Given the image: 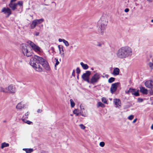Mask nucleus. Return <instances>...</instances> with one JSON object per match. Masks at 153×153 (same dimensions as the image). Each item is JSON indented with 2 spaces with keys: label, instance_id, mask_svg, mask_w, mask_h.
Instances as JSON below:
<instances>
[{
  "label": "nucleus",
  "instance_id": "nucleus-39",
  "mask_svg": "<svg viewBox=\"0 0 153 153\" xmlns=\"http://www.w3.org/2000/svg\"><path fill=\"white\" fill-rule=\"evenodd\" d=\"M80 72V70L79 68H77L76 69V73L79 74Z\"/></svg>",
  "mask_w": 153,
  "mask_h": 153
},
{
  "label": "nucleus",
  "instance_id": "nucleus-38",
  "mask_svg": "<svg viewBox=\"0 0 153 153\" xmlns=\"http://www.w3.org/2000/svg\"><path fill=\"white\" fill-rule=\"evenodd\" d=\"M149 65L151 69L153 68V64L152 62H150L149 64Z\"/></svg>",
  "mask_w": 153,
  "mask_h": 153
},
{
  "label": "nucleus",
  "instance_id": "nucleus-36",
  "mask_svg": "<svg viewBox=\"0 0 153 153\" xmlns=\"http://www.w3.org/2000/svg\"><path fill=\"white\" fill-rule=\"evenodd\" d=\"M99 145L100 146L103 147L104 146L105 143L103 142H102L100 143Z\"/></svg>",
  "mask_w": 153,
  "mask_h": 153
},
{
  "label": "nucleus",
  "instance_id": "nucleus-52",
  "mask_svg": "<svg viewBox=\"0 0 153 153\" xmlns=\"http://www.w3.org/2000/svg\"><path fill=\"white\" fill-rule=\"evenodd\" d=\"M151 128L152 129H153V124H152V126H151Z\"/></svg>",
  "mask_w": 153,
  "mask_h": 153
},
{
  "label": "nucleus",
  "instance_id": "nucleus-61",
  "mask_svg": "<svg viewBox=\"0 0 153 153\" xmlns=\"http://www.w3.org/2000/svg\"><path fill=\"white\" fill-rule=\"evenodd\" d=\"M93 72H94V73H95V71H94Z\"/></svg>",
  "mask_w": 153,
  "mask_h": 153
},
{
  "label": "nucleus",
  "instance_id": "nucleus-32",
  "mask_svg": "<svg viewBox=\"0 0 153 153\" xmlns=\"http://www.w3.org/2000/svg\"><path fill=\"white\" fill-rule=\"evenodd\" d=\"M134 94L136 96H139V94L138 93V90H137V91H135Z\"/></svg>",
  "mask_w": 153,
  "mask_h": 153
},
{
  "label": "nucleus",
  "instance_id": "nucleus-18",
  "mask_svg": "<svg viewBox=\"0 0 153 153\" xmlns=\"http://www.w3.org/2000/svg\"><path fill=\"white\" fill-rule=\"evenodd\" d=\"M58 48L59 51V53L61 56L62 55L63 56H64V50L62 46L60 45L58 46Z\"/></svg>",
  "mask_w": 153,
  "mask_h": 153
},
{
  "label": "nucleus",
  "instance_id": "nucleus-55",
  "mask_svg": "<svg viewBox=\"0 0 153 153\" xmlns=\"http://www.w3.org/2000/svg\"><path fill=\"white\" fill-rule=\"evenodd\" d=\"M151 21L152 22H153V19Z\"/></svg>",
  "mask_w": 153,
  "mask_h": 153
},
{
  "label": "nucleus",
  "instance_id": "nucleus-21",
  "mask_svg": "<svg viewBox=\"0 0 153 153\" xmlns=\"http://www.w3.org/2000/svg\"><path fill=\"white\" fill-rule=\"evenodd\" d=\"M0 92L4 93H7V87L4 88L2 87H0Z\"/></svg>",
  "mask_w": 153,
  "mask_h": 153
},
{
  "label": "nucleus",
  "instance_id": "nucleus-6",
  "mask_svg": "<svg viewBox=\"0 0 153 153\" xmlns=\"http://www.w3.org/2000/svg\"><path fill=\"white\" fill-rule=\"evenodd\" d=\"M27 43L36 52L41 51V48L31 41L29 40L27 41Z\"/></svg>",
  "mask_w": 153,
  "mask_h": 153
},
{
  "label": "nucleus",
  "instance_id": "nucleus-2",
  "mask_svg": "<svg viewBox=\"0 0 153 153\" xmlns=\"http://www.w3.org/2000/svg\"><path fill=\"white\" fill-rule=\"evenodd\" d=\"M132 54V49L128 46L122 47L118 49L116 52V57L120 59L128 58L131 56Z\"/></svg>",
  "mask_w": 153,
  "mask_h": 153
},
{
  "label": "nucleus",
  "instance_id": "nucleus-14",
  "mask_svg": "<svg viewBox=\"0 0 153 153\" xmlns=\"http://www.w3.org/2000/svg\"><path fill=\"white\" fill-rule=\"evenodd\" d=\"M18 4L15 3H10L9 4V6L13 10H15L16 9Z\"/></svg>",
  "mask_w": 153,
  "mask_h": 153
},
{
  "label": "nucleus",
  "instance_id": "nucleus-23",
  "mask_svg": "<svg viewBox=\"0 0 153 153\" xmlns=\"http://www.w3.org/2000/svg\"><path fill=\"white\" fill-rule=\"evenodd\" d=\"M9 146V144L8 143H6L5 142L2 143L1 144V148L2 149H3L5 147H8Z\"/></svg>",
  "mask_w": 153,
  "mask_h": 153
},
{
  "label": "nucleus",
  "instance_id": "nucleus-3",
  "mask_svg": "<svg viewBox=\"0 0 153 153\" xmlns=\"http://www.w3.org/2000/svg\"><path fill=\"white\" fill-rule=\"evenodd\" d=\"M108 22L106 17L102 16L97 22V27L100 32L102 34L105 30Z\"/></svg>",
  "mask_w": 153,
  "mask_h": 153
},
{
  "label": "nucleus",
  "instance_id": "nucleus-57",
  "mask_svg": "<svg viewBox=\"0 0 153 153\" xmlns=\"http://www.w3.org/2000/svg\"><path fill=\"white\" fill-rule=\"evenodd\" d=\"M78 76H79V74H78L77 76V78L78 79Z\"/></svg>",
  "mask_w": 153,
  "mask_h": 153
},
{
  "label": "nucleus",
  "instance_id": "nucleus-48",
  "mask_svg": "<svg viewBox=\"0 0 153 153\" xmlns=\"http://www.w3.org/2000/svg\"><path fill=\"white\" fill-rule=\"evenodd\" d=\"M16 0H11L10 3H14V2L16 1Z\"/></svg>",
  "mask_w": 153,
  "mask_h": 153
},
{
  "label": "nucleus",
  "instance_id": "nucleus-27",
  "mask_svg": "<svg viewBox=\"0 0 153 153\" xmlns=\"http://www.w3.org/2000/svg\"><path fill=\"white\" fill-rule=\"evenodd\" d=\"M70 101L71 107L72 108L74 107L75 105V103L74 102L73 100L71 99H70Z\"/></svg>",
  "mask_w": 153,
  "mask_h": 153
},
{
  "label": "nucleus",
  "instance_id": "nucleus-15",
  "mask_svg": "<svg viewBox=\"0 0 153 153\" xmlns=\"http://www.w3.org/2000/svg\"><path fill=\"white\" fill-rule=\"evenodd\" d=\"M140 91L142 94H147L148 93V90L144 87H141L140 88Z\"/></svg>",
  "mask_w": 153,
  "mask_h": 153
},
{
  "label": "nucleus",
  "instance_id": "nucleus-49",
  "mask_svg": "<svg viewBox=\"0 0 153 153\" xmlns=\"http://www.w3.org/2000/svg\"><path fill=\"white\" fill-rule=\"evenodd\" d=\"M138 100H140V101L139 100V101L140 102H142L143 101V100L142 99H138Z\"/></svg>",
  "mask_w": 153,
  "mask_h": 153
},
{
  "label": "nucleus",
  "instance_id": "nucleus-10",
  "mask_svg": "<svg viewBox=\"0 0 153 153\" xmlns=\"http://www.w3.org/2000/svg\"><path fill=\"white\" fill-rule=\"evenodd\" d=\"M1 12L4 13L5 14H7V17H8L12 13V11L9 8H3L1 10Z\"/></svg>",
  "mask_w": 153,
  "mask_h": 153
},
{
  "label": "nucleus",
  "instance_id": "nucleus-50",
  "mask_svg": "<svg viewBox=\"0 0 153 153\" xmlns=\"http://www.w3.org/2000/svg\"><path fill=\"white\" fill-rule=\"evenodd\" d=\"M81 115L82 116H84V117H86L87 116L86 114H82Z\"/></svg>",
  "mask_w": 153,
  "mask_h": 153
},
{
  "label": "nucleus",
  "instance_id": "nucleus-58",
  "mask_svg": "<svg viewBox=\"0 0 153 153\" xmlns=\"http://www.w3.org/2000/svg\"><path fill=\"white\" fill-rule=\"evenodd\" d=\"M81 111H82V109Z\"/></svg>",
  "mask_w": 153,
  "mask_h": 153
},
{
  "label": "nucleus",
  "instance_id": "nucleus-59",
  "mask_svg": "<svg viewBox=\"0 0 153 153\" xmlns=\"http://www.w3.org/2000/svg\"><path fill=\"white\" fill-rule=\"evenodd\" d=\"M61 52H62V49H61Z\"/></svg>",
  "mask_w": 153,
  "mask_h": 153
},
{
  "label": "nucleus",
  "instance_id": "nucleus-8",
  "mask_svg": "<svg viewBox=\"0 0 153 153\" xmlns=\"http://www.w3.org/2000/svg\"><path fill=\"white\" fill-rule=\"evenodd\" d=\"M90 74V71H87L85 73L82 74V78L84 80L87 81L88 83H89V82H90L89 77Z\"/></svg>",
  "mask_w": 153,
  "mask_h": 153
},
{
  "label": "nucleus",
  "instance_id": "nucleus-12",
  "mask_svg": "<svg viewBox=\"0 0 153 153\" xmlns=\"http://www.w3.org/2000/svg\"><path fill=\"white\" fill-rule=\"evenodd\" d=\"M113 102L115 105V107L120 108L121 107V102L118 99H115L113 100Z\"/></svg>",
  "mask_w": 153,
  "mask_h": 153
},
{
  "label": "nucleus",
  "instance_id": "nucleus-44",
  "mask_svg": "<svg viewBox=\"0 0 153 153\" xmlns=\"http://www.w3.org/2000/svg\"><path fill=\"white\" fill-rule=\"evenodd\" d=\"M42 110L40 109H38L37 110V112L38 113H41L42 112Z\"/></svg>",
  "mask_w": 153,
  "mask_h": 153
},
{
  "label": "nucleus",
  "instance_id": "nucleus-28",
  "mask_svg": "<svg viewBox=\"0 0 153 153\" xmlns=\"http://www.w3.org/2000/svg\"><path fill=\"white\" fill-rule=\"evenodd\" d=\"M103 43L102 42H97V44H96V45L99 47H101L103 45Z\"/></svg>",
  "mask_w": 153,
  "mask_h": 153
},
{
  "label": "nucleus",
  "instance_id": "nucleus-13",
  "mask_svg": "<svg viewBox=\"0 0 153 153\" xmlns=\"http://www.w3.org/2000/svg\"><path fill=\"white\" fill-rule=\"evenodd\" d=\"M153 82L152 80H149L146 81L145 85V86L147 88H151L153 86Z\"/></svg>",
  "mask_w": 153,
  "mask_h": 153
},
{
  "label": "nucleus",
  "instance_id": "nucleus-19",
  "mask_svg": "<svg viewBox=\"0 0 153 153\" xmlns=\"http://www.w3.org/2000/svg\"><path fill=\"white\" fill-rule=\"evenodd\" d=\"M24 104L21 102L18 103L16 107V108L18 109H21L24 107Z\"/></svg>",
  "mask_w": 153,
  "mask_h": 153
},
{
  "label": "nucleus",
  "instance_id": "nucleus-54",
  "mask_svg": "<svg viewBox=\"0 0 153 153\" xmlns=\"http://www.w3.org/2000/svg\"><path fill=\"white\" fill-rule=\"evenodd\" d=\"M52 3H54V4H55V5H56V3L55 2H53Z\"/></svg>",
  "mask_w": 153,
  "mask_h": 153
},
{
  "label": "nucleus",
  "instance_id": "nucleus-60",
  "mask_svg": "<svg viewBox=\"0 0 153 153\" xmlns=\"http://www.w3.org/2000/svg\"><path fill=\"white\" fill-rule=\"evenodd\" d=\"M71 48H72V46H71Z\"/></svg>",
  "mask_w": 153,
  "mask_h": 153
},
{
  "label": "nucleus",
  "instance_id": "nucleus-43",
  "mask_svg": "<svg viewBox=\"0 0 153 153\" xmlns=\"http://www.w3.org/2000/svg\"><path fill=\"white\" fill-rule=\"evenodd\" d=\"M130 88H130L128 90H127V91H126V94H129V93H130V91H130Z\"/></svg>",
  "mask_w": 153,
  "mask_h": 153
},
{
  "label": "nucleus",
  "instance_id": "nucleus-41",
  "mask_svg": "<svg viewBox=\"0 0 153 153\" xmlns=\"http://www.w3.org/2000/svg\"><path fill=\"white\" fill-rule=\"evenodd\" d=\"M39 33L38 32H35L34 33V35L36 36H38L39 35Z\"/></svg>",
  "mask_w": 153,
  "mask_h": 153
},
{
  "label": "nucleus",
  "instance_id": "nucleus-7",
  "mask_svg": "<svg viewBox=\"0 0 153 153\" xmlns=\"http://www.w3.org/2000/svg\"><path fill=\"white\" fill-rule=\"evenodd\" d=\"M44 21L43 19H36L32 21L30 25V28L31 29H33L38 24L42 23Z\"/></svg>",
  "mask_w": 153,
  "mask_h": 153
},
{
  "label": "nucleus",
  "instance_id": "nucleus-29",
  "mask_svg": "<svg viewBox=\"0 0 153 153\" xmlns=\"http://www.w3.org/2000/svg\"><path fill=\"white\" fill-rule=\"evenodd\" d=\"M23 4V2L22 1H19L17 3L18 5H19L20 6V7H21L22 8Z\"/></svg>",
  "mask_w": 153,
  "mask_h": 153
},
{
  "label": "nucleus",
  "instance_id": "nucleus-22",
  "mask_svg": "<svg viewBox=\"0 0 153 153\" xmlns=\"http://www.w3.org/2000/svg\"><path fill=\"white\" fill-rule=\"evenodd\" d=\"M23 150L25 151L27 153H30L33 152V149H23Z\"/></svg>",
  "mask_w": 153,
  "mask_h": 153
},
{
  "label": "nucleus",
  "instance_id": "nucleus-17",
  "mask_svg": "<svg viewBox=\"0 0 153 153\" xmlns=\"http://www.w3.org/2000/svg\"><path fill=\"white\" fill-rule=\"evenodd\" d=\"M58 41L59 42H63L64 43L66 47H68L69 45V44L68 42L64 39H58Z\"/></svg>",
  "mask_w": 153,
  "mask_h": 153
},
{
  "label": "nucleus",
  "instance_id": "nucleus-20",
  "mask_svg": "<svg viewBox=\"0 0 153 153\" xmlns=\"http://www.w3.org/2000/svg\"><path fill=\"white\" fill-rule=\"evenodd\" d=\"M80 64L83 69L86 70L88 68V66L87 64H84L83 62H81Z\"/></svg>",
  "mask_w": 153,
  "mask_h": 153
},
{
  "label": "nucleus",
  "instance_id": "nucleus-47",
  "mask_svg": "<svg viewBox=\"0 0 153 153\" xmlns=\"http://www.w3.org/2000/svg\"><path fill=\"white\" fill-rule=\"evenodd\" d=\"M137 119H136H136H134V120H133V122H132V123H135L136 122V121H137Z\"/></svg>",
  "mask_w": 153,
  "mask_h": 153
},
{
  "label": "nucleus",
  "instance_id": "nucleus-31",
  "mask_svg": "<svg viewBox=\"0 0 153 153\" xmlns=\"http://www.w3.org/2000/svg\"><path fill=\"white\" fill-rule=\"evenodd\" d=\"M78 111L77 109L74 110L73 111V113L74 114H76L77 116H78L79 115V113H78Z\"/></svg>",
  "mask_w": 153,
  "mask_h": 153
},
{
  "label": "nucleus",
  "instance_id": "nucleus-26",
  "mask_svg": "<svg viewBox=\"0 0 153 153\" xmlns=\"http://www.w3.org/2000/svg\"><path fill=\"white\" fill-rule=\"evenodd\" d=\"M104 105L101 102H98L97 103V107H104Z\"/></svg>",
  "mask_w": 153,
  "mask_h": 153
},
{
  "label": "nucleus",
  "instance_id": "nucleus-11",
  "mask_svg": "<svg viewBox=\"0 0 153 153\" xmlns=\"http://www.w3.org/2000/svg\"><path fill=\"white\" fill-rule=\"evenodd\" d=\"M7 93H13L16 91V89L14 85H10L7 87Z\"/></svg>",
  "mask_w": 153,
  "mask_h": 153
},
{
  "label": "nucleus",
  "instance_id": "nucleus-62",
  "mask_svg": "<svg viewBox=\"0 0 153 153\" xmlns=\"http://www.w3.org/2000/svg\"><path fill=\"white\" fill-rule=\"evenodd\" d=\"M80 108H81V106H80Z\"/></svg>",
  "mask_w": 153,
  "mask_h": 153
},
{
  "label": "nucleus",
  "instance_id": "nucleus-24",
  "mask_svg": "<svg viewBox=\"0 0 153 153\" xmlns=\"http://www.w3.org/2000/svg\"><path fill=\"white\" fill-rule=\"evenodd\" d=\"M22 120L24 123H26L29 125H30L31 124V123H32V122L27 120L25 119H24L22 118Z\"/></svg>",
  "mask_w": 153,
  "mask_h": 153
},
{
  "label": "nucleus",
  "instance_id": "nucleus-46",
  "mask_svg": "<svg viewBox=\"0 0 153 153\" xmlns=\"http://www.w3.org/2000/svg\"><path fill=\"white\" fill-rule=\"evenodd\" d=\"M129 11V9L128 8H126L124 10L125 12L126 13L128 12Z\"/></svg>",
  "mask_w": 153,
  "mask_h": 153
},
{
  "label": "nucleus",
  "instance_id": "nucleus-30",
  "mask_svg": "<svg viewBox=\"0 0 153 153\" xmlns=\"http://www.w3.org/2000/svg\"><path fill=\"white\" fill-rule=\"evenodd\" d=\"M102 102L105 103H106L107 102V101L106 98L105 97H103L102 98Z\"/></svg>",
  "mask_w": 153,
  "mask_h": 153
},
{
  "label": "nucleus",
  "instance_id": "nucleus-35",
  "mask_svg": "<svg viewBox=\"0 0 153 153\" xmlns=\"http://www.w3.org/2000/svg\"><path fill=\"white\" fill-rule=\"evenodd\" d=\"M79 126H80V128L82 129H84L85 128V127L82 124H80L79 125Z\"/></svg>",
  "mask_w": 153,
  "mask_h": 153
},
{
  "label": "nucleus",
  "instance_id": "nucleus-25",
  "mask_svg": "<svg viewBox=\"0 0 153 153\" xmlns=\"http://www.w3.org/2000/svg\"><path fill=\"white\" fill-rule=\"evenodd\" d=\"M115 79L114 77H111L108 79V82L109 83H111L113 82H114L115 80Z\"/></svg>",
  "mask_w": 153,
  "mask_h": 153
},
{
  "label": "nucleus",
  "instance_id": "nucleus-34",
  "mask_svg": "<svg viewBox=\"0 0 153 153\" xmlns=\"http://www.w3.org/2000/svg\"><path fill=\"white\" fill-rule=\"evenodd\" d=\"M134 117V115H130V116H129L128 117V119L129 120H131L133 119Z\"/></svg>",
  "mask_w": 153,
  "mask_h": 153
},
{
  "label": "nucleus",
  "instance_id": "nucleus-51",
  "mask_svg": "<svg viewBox=\"0 0 153 153\" xmlns=\"http://www.w3.org/2000/svg\"><path fill=\"white\" fill-rule=\"evenodd\" d=\"M149 2H152V0H147Z\"/></svg>",
  "mask_w": 153,
  "mask_h": 153
},
{
  "label": "nucleus",
  "instance_id": "nucleus-5",
  "mask_svg": "<svg viewBox=\"0 0 153 153\" xmlns=\"http://www.w3.org/2000/svg\"><path fill=\"white\" fill-rule=\"evenodd\" d=\"M101 74L99 73H96L92 76L89 83L93 85L98 83L101 78Z\"/></svg>",
  "mask_w": 153,
  "mask_h": 153
},
{
  "label": "nucleus",
  "instance_id": "nucleus-33",
  "mask_svg": "<svg viewBox=\"0 0 153 153\" xmlns=\"http://www.w3.org/2000/svg\"><path fill=\"white\" fill-rule=\"evenodd\" d=\"M29 114V112H27L26 113L25 115V116H23V117L25 116V118H28V116Z\"/></svg>",
  "mask_w": 153,
  "mask_h": 153
},
{
  "label": "nucleus",
  "instance_id": "nucleus-40",
  "mask_svg": "<svg viewBox=\"0 0 153 153\" xmlns=\"http://www.w3.org/2000/svg\"><path fill=\"white\" fill-rule=\"evenodd\" d=\"M55 59L56 60V62L55 64V66H56L59 64V62L58 61L57 59Z\"/></svg>",
  "mask_w": 153,
  "mask_h": 153
},
{
  "label": "nucleus",
  "instance_id": "nucleus-9",
  "mask_svg": "<svg viewBox=\"0 0 153 153\" xmlns=\"http://www.w3.org/2000/svg\"><path fill=\"white\" fill-rule=\"evenodd\" d=\"M119 85V82H116L112 84L110 88V91L112 94L116 91L117 87Z\"/></svg>",
  "mask_w": 153,
  "mask_h": 153
},
{
  "label": "nucleus",
  "instance_id": "nucleus-53",
  "mask_svg": "<svg viewBox=\"0 0 153 153\" xmlns=\"http://www.w3.org/2000/svg\"><path fill=\"white\" fill-rule=\"evenodd\" d=\"M149 56L151 58H152V54H150Z\"/></svg>",
  "mask_w": 153,
  "mask_h": 153
},
{
  "label": "nucleus",
  "instance_id": "nucleus-4",
  "mask_svg": "<svg viewBox=\"0 0 153 153\" xmlns=\"http://www.w3.org/2000/svg\"><path fill=\"white\" fill-rule=\"evenodd\" d=\"M20 50L25 56L30 57L32 55V53L30 51L29 47L25 44L23 43L20 45Z\"/></svg>",
  "mask_w": 153,
  "mask_h": 153
},
{
  "label": "nucleus",
  "instance_id": "nucleus-37",
  "mask_svg": "<svg viewBox=\"0 0 153 153\" xmlns=\"http://www.w3.org/2000/svg\"><path fill=\"white\" fill-rule=\"evenodd\" d=\"M135 91V89L130 88V93H131L132 94H134Z\"/></svg>",
  "mask_w": 153,
  "mask_h": 153
},
{
  "label": "nucleus",
  "instance_id": "nucleus-16",
  "mask_svg": "<svg viewBox=\"0 0 153 153\" xmlns=\"http://www.w3.org/2000/svg\"><path fill=\"white\" fill-rule=\"evenodd\" d=\"M120 73V69L118 68H114L112 74L114 75H118Z\"/></svg>",
  "mask_w": 153,
  "mask_h": 153
},
{
  "label": "nucleus",
  "instance_id": "nucleus-42",
  "mask_svg": "<svg viewBox=\"0 0 153 153\" xmlns=\"http://www.w3.org/2000/svg\"><path fill=\"white\" fill-rule=\"evenodd\" d=\"M72 76H75V70H73V72L72 73Z\"/></svg>",
  "mask_w": 153,
  "mask_h": 153
},
{
  "label": "nucleus",
  "instance_id": "nucleus-56",
  "mask_svg": "<svg viewBox=\"0 0 153 153\" xmlns=\"http://www.w3.org/2000/svg\"><path fill=\"white\" fill-rule=\"evenodd\" d=\"M91 70H94V68H91Z\"/></svg>",
  "mask_w": 153,
  "mask_h": 153
},
{
  "label": "nucleus",
  "instance_id": "nucleus-45",
  "mask_svg": "<svg viewBox=\"0 0 153 153\" xmlns=\"http://www.w3.org/2000/svg\"><path fill=\"white\" fill-rule=\"evenodd\" d=\"M149 93L151 95H153V90L151 89L150 90Z\"/></svg>",
  "mask_w": 153,
  "mask_h": 153
},
{
  "label": "nucleus",
  "instance_id": "nucleus-1",
  "mask_svg": "<svg viewBox=\"0 0 153 153\" xmlns=\"http://www.w3.org/2000/svg\"><path fill=\"white\" fill-rule=\"evenodd\" d=\"M30 63L34 69L38 72H42L43 71L42 68L39 65V64L46 70L49 71L50 69L49 64L45 59L36 55L31 57Z\"/></svg>",
  "mask_w": 153,
  "mask_h": 153
}]
</instances>
